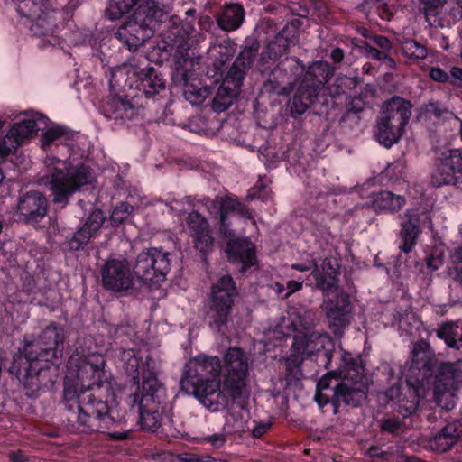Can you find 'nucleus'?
Segmentation results:
<instances>
[{
    "instance_id": "nucleus-1",
    "label": "nucleus",
    "mask_w": 462,
    "mask_h": 462,
    "mask_svg": "<svg viewBox=\"0 0 462 462\" xmlns=\"http://www.w3.org/2000/svg\"><path fill=\"white\" fill-rule=\"evenodd\" d=\"M106 361L84 362L77 369L76 379L65 376L63 405L66 419L79 432H101L111 439L124 440L127 431H116L122 422L114 416L111 402L116 398L111 374L105 370Z\"/></svg>"
},
{
    "instance_id": "nucleus-2",
    "label": "nucleus",
    "mask_w": 462,
    "mask_h": 462,
    "mask_svg": "<svg viewBox=\"0 0 462 462\" xmlns=\"http://www.w3.org/2000/svg\"><path fill=\"white\" fill-rule=\"evenodd\" d=\"M393 371L389 369L391 385L387 391L390 399L398 398L395 410L403 418L415 416L421 399L432 392L436 403L442 406L443 397L457 390L460 377L456 364L443 361L438 356L430 345L424 339L413 344L411 362L406 373L405 393H401L399 383L402 378L393 377Z\"/></svg>"
},
{
    "instance_id": "nucleus-3",
    "label": "nucleus",
    "mask_w": 462,
    "mask_h": 462,
    "mask_svg": "<svg viewBox=\"0 0 462 462\" xmlns=\"http://www.w3.org/2000/svg\"><path fill=\"white\" fill-rule=\"evenodd\" d=\"M172 5L156 0H145L134 12L133 15L115 32L123 47L135 51L147 40L153 36L157 28L168 22L162 30V41L158 44L153 54H157L159 64L168 61L171 55L188 52V40L192 32V26L177 15H171Z\"/></svg>"
},
{
    "instance_id": "nucleus-4",
    "label": "nucleus",
    "mask_w": 462,
    "mask_h": 462,
    "mask_svg": "<svg viewBox=\"0 0 462 462\" xmlns=\"http://www.w3.org/2000/svg\"><path fill=\"white\" fill-rule=\"evenodd\" d=\"M125 73L121 71L124 80L122 90L116 92V84L120 86L117 75H113L110 80V94L106 97L99 106L100 113L107 119L115 121L117 126L127 122L137 121L143 117L144 107L134 104V98L125 93L128 89L136 90L147 101L159 102L167 97V79L156 66L145 55H135L128 59L124 65Z\"/></svg>"
},
{
    "instance_id": "nucleus-5",
    "label": "nucleus",
    "mask_w": 462,
    "mask_h": 462,
    "mask_svg": "<svg viewBox=\"0 0 462 462\" xmlns=\"http://www.w3.org/2000/svg\"><path fill=\"white\" fill-rule=\"evenodd\" d=\"M65 331L54 322L28 341L14 356L10 373L23 381L25 394L36 398L51 390L59 374V359L64 351Z\"/></svg>"
},
{
    "instance_id": "nucleus-6",
    "label": "nucleus",
    "mask_w": 462,
    "mask_h": 462,
    "mask_svg": "<svg viewBox=\"0 0 462 462\" xmlns=\"http://www.w3.org/2000/svg\"><path fill=\"white\" fill-rule=\"evenodd\" d=\"M142 357L133 358L123 364L129 378V390L133 406L139 411L141 430L155 433L172 424V404L169 400L167 389L157 375L152 359L147 356L142 364Z\"/></svg>"
},
{
    "instance_id": "nucleus-7",
    "label": "nucleus",
    "mask_w": 462,
    "mask_h": 462,
    "mask_svg": "<svg viewBox=\"0 0 462 462\" xmlns=\"http://www.w3.org/2000/svg\"><path fill=\"white\" fill-rule=\"evenodd\" d=\"M368 376L360 354L340 349V363L337 369L328 370L318 381L314 401L323 412L330 406L334 415L342 404L358 407L367 398Z\"/></svg>"
},
{
    "instance_id": "nucleus-8",
    "label": "nucleus",
    "mask_w": 462,
    "mask_h": 462,
    "mask_svg": "<svg viewBox=\"0 0 462 462\" xmlns=\"http://www.w3.org/2000/svg\"><path fill=\"white\" fill-rule=\"evenodd\" d=\"M169 256L162 249L149 248L137 255L133 271L126 258H109L100 268L102 286L113 292H126L134 284L133 272L143 283L156 285L171 269Z\"/></svg>"
},
{
    "instance_id": "nucleus-9",
    "label": "nucleus",
    "mask_w": 462,
    "mask_h": 462,
    "mask_svg": "<svg viewBox=\"0 0 462 462\" xmlns=\"http://www.w3.org/2000/svg\"><path fill=\"white\" fill-rule=\"evenodd\" d=\"M335 68L327 61H315L308 67L293 97L287 103V111L293 118L308 109L319 116H336L342 96L332 95L326 83L334 75Z\"/></svg>"
},
{
    "instance_id": "nucleus-10",
    "label": "nucleus",
    "mask_w": 462,
    "mask_h": 462,
    "mask_svg": "<svg viewBox=\"0 0 462 462\" xmlns=\"http://www.w3.org/2000/svg\"><path fill=\"white\" fill-rule=\"evenodd\" d=\"M223 365L219 357L199 354L185 365L180 386L182 392L193 395L211 411L225 409L228 398L220 389Z\"/></svg>"
},
{
    "instance_id": "nucleus-11",
    "label": "nucleus",
    "mask_w": 462,
    "mask_h": 462,
    "mask_svg": "<svg viewBox=\"0 0 462 462\" xmlns=\"http://www.w3.org/2000/svg\"><path fill=\"white\" fill-rule=\"evenodd\" d=\"M44 179L51 201L58 211L66 208L74 194L91 183L92 173L89 166L82 162L73 165L67 160L52 157L49 158Z\"/></svg>"
},
{
    "instance_id": "nucleus-12",
    "label": "nucleus",
    "mask_w": 462,
    "mask_h": 462,
    "mask_svg": "<svg viewBox=\"0 0 462 462\" xmlns=\"http://www.w3.org/2000/svg\"><path fill=\"white\" fill-rule=\"evenodd\" d=\"M291 353L285 359V380L288 385H297L303 378L302 363L314 361L319 367L330 369L336 353L334 340L328 335H300L293 337Z\"/></svg>"
},
{
    "instance_id": "nucleus-13",
    "label": "nucleus",
    "mask_w": 462,
    "mask_h": 462,
    "mask_svg": "<svg viewBox=\"0 0 462 462\" xmlns=\"http://www.w3.org/2000/svg\"><path fill=\"white\" fill-rule=\"evenodd\" d=\"M223 387L233 402L244 407L249 397L248 359L240 347H230L224 356Z\"/></svg>"
},
{
    "instance_id": "nucleus-14",
    "label": "nucleus",
    "mask_w": 462,
    "mask_h": 462,
    "mask_svg": "<svg viewBox=\"0 0 462 462\" xmlns=\"http://www.w3.org/2000/svg\"><path fill=\"white\" fill-rule=\"evenodd\" d=\"M237 294L236 282L229 274L221 276L212 284L207 313L212 329L223 333L226 328Z\"/></svg>"
},
{
    "instance_id": "nucleus-15",
    "label": "nucleus",
    "mask_w": 462,
    "mask_h": 462,
    "mask_svg": "<svg viewBox=\"0 0 462 462\" xmlns=\"http://www.w3.org/2000/svg\"><path fill=\"white\" fill-rule=\"evenodd\" d=\"M17 12L26 18L33 36H53L63 27L61 12L58 8L48 9L42 0H22L17 5Z\"/></svg>"
},
{
    "instance_id": "nucleus-16",
    "label": "nucleus",
    "mask_w": 462,
    "mask_h": 462,
    "mask_svg": "<svg viewBox=\"0 0 462 462\" xmlns=\"http://www.w3.org/2000/svg\"><path fill=\"white\" fill-rule=\"evenodd\" d=\"M320 309L327 319L328 327L335 337H342L350 325L353 304L350 295L344 290L324 298Z\"/></svg>"
},
{
    "instance_id": "nucleus-17",
    "label": "nucleus",
    "mask_w": 462,
    "mask_h": 462,
    "mask_svg": "<svg viewBox=\"0 0 462 462\" xmlns=\"http://www.w3.org/2000/svg\"><path fill=\"white\" fill-rule=\"evenodd\" d=\"M303 25V19L293 16L273 38H271L260 54L263 63L278 60L287 55L289 49L299 42V34Z\"/></svg>"
},
{
    "instance_id": "nucleus-18",
    "label": "nucleus",
    "mask_w": 462,
    "mask_h": 462,
    "mask_svg": "<svg viewBox=\"0 0 462 462\" xmlns=\"http://www.w3.org/2000/svg\"><path fill=\"white\" fill-rule=\"evenodd\" d=\"M432 226L430 211L411 208L405 212V219L401 223L397 243L401 253L410 254L417 245L418 238L423 228Z\"/></svg>"
},
{
    "instance_id": "nucleus-19",
    "label": "nucleus",
    "mask_w": 462,
    "mask_h": 462,
    "mask_svg": "<svg viewBox=\"0 0 462 462\" xmlns=\"http://www.w3.org/2000/svg\"><path fill=\"white\" fill-rule=\"evenodd\" d=\"M369 42L361 38H347L343 42L351 51H356L365 56L367 59L383 62L387 69H393L396 67L395 60L393 58L392 51L393 49V42L386 36L375 34L372 36Z\"/></svg>"
},
{
    "instance_id": "nucleus-20",
    "label": "nucleus",
    "mask_w": 462,
    "mask_h": 462,
    "mask_svg": "<svg viewBox=\"0 0 462 462\" xmlns=\"http://www.w3.org/2000/svg\"><path fill=\"white\" fill-rule=\"evenodd\" d=\"M430 182L436 188L462 182V150H449L436 159Z\"/></svg>"
},
{
    "instance_id": "nucleus-21",
    "label": "nucleus",
    "mask_w": 462,
    "mask_h": 462,
    "mask_svg": "<svg viewBox=\"0 0 462 462\" xmlns=\"http://www.w3.org/2000/svg\"><path fill=\"white\" fill-rule=\"evenodd\" d=\"M49 202L45 194L30 190L19 196L16 214L20 221L36 226L47 216Z\"/></svg>"
},
{
    "instance_id": "nucleus-22",
    "label": "nucleus",
    "mask_w": 462,
    "mask_h": 462,
    "mask_svg": "<svg viewBox=\"0 0 462 462\" xmlns=\"http://www.w3.org/2000/svg\"><path fill=\"white\" fill-rule=\"evenodd\" d=\"M106 217L103 210L94 209L88 216L83 225L71 236L66 238L63 244V250L71 253L86 250L91 240L96 237Z\"/></svg>"
},
{
    "instance_id": "nucleus-23",
    "label": "nucleus",
    "mask_w": 462,
    "mask_h": 462,
    "mask_svg": "<svg viewBox=\"0 0 462 462\" xmlns=\"http://www.w3.org/2000/svg\"><path fill=\"white\" fill-rule=\"evenodd\" d=\"M225 253L230 263L239 266L238 273L246 276L250 269L258 265L255 245L247 237L230 238L226 245Z\"/></svg>"
},
{
    "instance_id": "nucleus-24",
    "label": "nucleus",
    "mask_w": 462,
    "mask_h": 462,
    "mask_svg": "<svg viewBox=\"0 0 462 462\" xmlns=\"http://www.w3.org/2000/svg\"><path fill=\"white\" fill-rule=\"evenodd\" d=\"M186 223L195 249L206 257L213 250L214 245V237L207 218L198 211L192 210L187 216Z\"/></svg>"
},
{
    "instance_id": "nucleus-25",
    "label": "nucleus",
    "mask_w": 462,
    "mask_h": 462,
    "mask_svg": "<svg viewBox=\"0 0 462 462\" xmlns=\"http://www.w3.org/2000/svg\"><path fill=\"white\" fill-rule=\"evenodd\" d=\"M260 42L257 39L248 37L245 40L242 49L230 67L227 74L244 83L245 75L253 67L259 54Z\"/></svg>"
},
{
    "instance_id": "nucleus-26",
    "label": "nucleus",
    "mask_w": 462,
    "mask_h": 462,
    "mask_svg": "<svg viewBox=\"0 0 462 462\" xmlns=\"http://www.w3.org/2000/svg\"><path fill=\"white\" fill-rule=\"evenodd\" d=\"M382 116L405 129L411 116L413 105L411 100L393 96L383 104Z\"/></svg>"
},
{
    "instance_id": "nucleus-27",
    "label": "nucleus",
    "mask_w": 462,
    "mask_h": 462,
    "mask_svg": "<svg viewBox=\"0 0 462 462\" xmlns=\"http://www.w3.org/2000/svg\"><path fill=\"white\" fill-rule=\"evenodd\" d=\"M242 86V82H238L237 79L226 73L213 97L212 109L217 113L228 109L239 96Z\"/></svg>"
},
{
    "instance_id": "nucleus-28",
    "label": "nucleus",
    "mask_w": 462,
    "mask_h": 462,
    "mask_svg": "<svg viewBox=\"0 0 462 462\" xmlns=\"http://www.w3.org/2000/svg\"><path fill=\"white\" fill-rule=\"evenodd\" d=\"M406 203L404 196L394 194L389 190L373 192L366 205L376 214H393L399 211Z\"/></svg>"
},
{
    "instance_id": "nucleus-29",
    "label": "nucleus",
    "mask_w": 462,
    "mask_h": 462,
    "mask_svg": "<svg viewBox=\"0 0 462 462\" xmlns=\"http://www.w3.org/2000/svg\"><path fill=\"white\" fill-rule=\"evenodd\" d=\"M461 435L462 423L460 421L448 423L430 439V448L439 453L447 452L458 441Z\"/></svg>"
},
{
    "instance_id": "nucleus-30",
    "label": "nucleus",
    "mask_w": 462,
    "mask_h": 462,
    "mask_svg": "<svg viewBox=\"0 0 462 462\" xmlns=\"http://www.w3.org/2000/svg\"><path fill=\"white\" fill-rule=\"evenodd\" d=\"M217 26L226 32L239 29L245 22V11L240 3L226 4L216 14Z\"/></svg>"
},
{
    "instance_id": "nucleus-31",
    "label": "nucleus",
    "mask_w": 462,
    "mask_h": 462,
    "mask_svg": "<svg viewBox=\"0 0 462 462\" xmlns=\"http://www.w3.org/2000/svg\"><path fill=\"white\" fill-rule=\"evenodd\" d=\"M286 61L288 66H286V63H279L271 70L267 79L278 81L288 88L297 79L299 73H305L306 69L300 59L292 58L289 60L286 57Z\"/></svg>"
},
{
    "instance_id": "nucleus-32",
    "label": "nucleus",
    "mask_w": 462,
    "mask_h": 462,
    "mask_svg": "<svg viewBox=\"0 0 462 462\" xmlns=\"http://www.w3.org/2000/svg\"><path fill=\"white\" fill-rule=\"evenodd\" d=\"M404 131L399 125L382 116L377 121L374 136L381 145L389 149L399 142Z\"/></svg>"
},
{
    "instance_id": "nucleus-33",
    "label": "nucleus",
    "mask_w": 462,
    "mask_h": 462,
    "mask_svg": "<svg viewBox=\"0 0 462 462\" xmlns=\"http://www.w3.org/2000/svg\"><path fill=\"white\" fill-rule=\"evenodd\" d=\"M172 56V71L171 80L175 85H182L184 88L193 79L192 60H190L189 53H180V55L173 54Z\"/></svg>"
},
{
    "instance_id": "nucleus-34",
    "label": "nucleus",
    "mask_w": 462,
    "mask_h": 462,
    "mask_svg": "<svg viewBox=\"0 0 462 462\" xmlns=\"http://www.w3.org/2000/svg\"><path fill=\"white\" fill-rule=\"evenodd\" d=\"M40 130L36 119H23L14 124L8 131V138L13 139V147L21 146L26 140L34 137Z\"/></svg>"
},
{
    "instance_id": "nucleus-35",
    "label": "nucleus",
    "mask_w": 462,
    "mask_h": 462,
    "mask_svg": "<svg viewBox=\"0 0 462 462\" xmlns=\"http://www.w3.org/2000/svg\"><path fill=\"white\" fill-rule=\"evenodd\" d=\"M446 263L448 277L462 288V244L448 247Z\"/></svg>"
},
{
    "instance_id": "nucleus-36",
    "label": "nucleus",
    "mask_w": 462,
    "mask_h": 462,
    "mask_svg": "<svg viewBox=\"0 0 462 462\" xmlns=\"http://www.w3.org/2000/svg\"><path fill=\"white\" fill-rule=\"evenodd\" d=\"M75 134L64 125H56L47 129L42 135V147L46 148L51 144L57 143V144H65L71 146L69 143L73 141Z\"/></svg>"
},
{
    "instance_id": "nucleus-37",
    "label": "nucleus",
    "mask_w": 462,
    "mask_h": 462,
    "mask_svg": "<svg viewBox=\"0 0 462 462\" xmlns=\"http://www.w3.org/2000/svg\"><path fill=\"white\" fill-rule=\"evenodd\" d=\"M215 90L214 87L201 85V82L193 79L183 89L185 98L192 105H200Z\"/></svg>"
},
{
    "instance_id": "nucleus-38",
    "label": "nucleus",
    "mask_w": 462,
    "mask_h": 462,
    "mask_svg": "<svg viewBox=\"0 0 462 462\" xmlns=\"http://www.w3.org/2000/svg\"><path fill=\"white\" fill-rule=\"evenodd\" d=\"M436 334L448 347L459 349L462 346V333L458 331V326L454 322L441 324Z\"/></svg>"
},
{
    "instance_id": "nucleus-39",
    "label": "nucleus",
    "mask_w": 462,
    "mask_h": 462,
    "mask_svg": "<svg viewBox=\"0 0 462 462\" xmlns=\"http://www.w3.org/2000/svg\"><path fill=\"white\" fill-rule=\"evenodd\" d=\"M313 266L314 268L310 273V275L315 280L314 287L321 291L324 298L331 295V293H335L334 291H339L337 284L338 279H335L332 276L320 273L318 268V263H313Z\"/></svg>"
},
{
    "instance_id": "nucleus-40",
    "label": "nucleus",
    "mask_w": 462,
    "mask_h": 462,
    "mask_svg": "<svg viewBox=\"0 0 462 462\" xmlns=\"http://www.w3.org/2000/svg\"><path fill=\"white\" fill-rule=\"evenodd\" d=\"M444 263V251L439 247H432L424 258V263L420 261L414 262V266L421 273H426L425 268L428 272L432 273L438 271Z\"/></svg>"
},
{
    "instance_id": "nucleus-41",
    "label": "nucleus",
    "mask_w": 462,
    "mask_h": 462,
    "mask_svg": "<svg viewBox=\"0 0 462 462\" xmlns=\"http://www.w3.org/2000/svg\"><path fill=\"white\" fill-rule=\"evenodd\" d=\"M140 0H108L106 16L109 20H118L128 14Z\"/></svg>"
},
{
    "instance_id": "nucleus-42",
    "label": "nucleus",
    "mask_w": 462,
    "mask_h": 462,
    "mask_svg": "<svg viewBox=\"0 0 462 462\" xmlns=\"http://www.w3.org/2000/svg\"><path fill=\"white\" fill-rule=\"evenodd\" d=\"M365 108V101L360 96L351 97L346 103V110L340 117V123H346L348 120L354 124H358L360 120V114Z\"/></svg>"
},
{
    "instance_id": "nucleus-43",
    "label": "nucleus",
    "mask_w": 462,
    "mask_h": 462,
    "mask_svg": "<svg viewBox=\"0 0 462 462\" xmlns=\"http://www.w3.org/2000/svg\"><path fill=\"white\" fill-rule=\"evenodd\" d=\"M380 432L392 437H399L404 431V424L396 416H384L379 420Z\"/></svg>"
},
{
    "instance_id": "nucleus-44",
    "label": "nucleus",
    "mask_w": 462,
    "mask_h": 462,
    "mask_svg": "<svg viewBox=\"0 0 462 462\" xmlns=\"http://www.w3.org/2000/svg\"><path fill=\"white\" fill-rule=\"evenodd\" d=\"M402 54L411 60H421L428 56L427 48L415 40L409 39L402 44Z\"/></svg>"
},
{
    "instance_id": "nucleus-45",
    "label": "nucleus",
    "mask_w": 462,
    "mask_h": 462,
    "mask_svg": "<svg viewBox=\"0 0 462 462\" xmlns=\"http://www.w3.org/2000/svg\"><path fill=\"white\" fill-rule=\"evenodd\" d=\"M307 199V204L313 212L324 213L328 207V201L331 198L328 192L319 189L310 190Z\"/></svg>"
},
{
    "instance_id": "nucleus-46",
    "label": "nucleus",
    "mask_w": 462,
    "mask_h": 462,
    "mask_svg": "<svg viewBox=\"0 0 462 462\" xmlns=\"http://www.w3.org/2000/svg\"><path fill=\"white\" fill-rule=\"evenodd\" d=\"M219 213L230 215L232 213H238L244 217H251L248 208H245L240 201L228 197L221 199L219 203Z\"/></svg>"
},
{
    "instance_id": "nucleus-47",
    "label": "nucleus",
    "mask_w": 462,
    "mask_h": 462,
    "mask_svg": "<svg viewBox=\"0 0 462 462\" xmlns=\"http://www.w3.org/2000/svg\"><path fill=\"white\" fill-rule=\"evenodd\" d=\"M134 208L128 202L118 203L110 215V222L112 226L118 227L128 218Z\"/></svg>"
},
{
    "instance_id": "nucleus-48",
    "label": "nucleus",
    "mask_w": 462,
    "mask_h": 462,
    "mask_svg": "<svg viewBox=\"0 0 462 462\" xmlns=\"http://www.w3.org/2000/svg\"><path fill=\"white\" fill-rule=\"evenodd\" d=\"M366 456L373 462H386L391 457V453L385 450H383L381 447L378 446H371L367 451Z\"/></svg>"
},
{
    "instance_id": "nucleus-49",
    "label": "nucleus",
    "mask_w": 462,
    "mask_h": 462,
    "mask_svg": "<svg viewBox=\"0 0 462 462\" xmlns=\"http://www.w3.org/2000/svg\"><path fill=\"white\" fill-rule=\"evenodd\" d=\"M287 90L288 88L285 86L271 79H266L262 87V91L269 94L285 95Z\"/></svg>"
},
{
    "instance_id": "nucleus-50",
    "label": "nucleus",
    "mask_w": 462,
    "mask_h": 462,
    "mask_svg": "<svg viewBox=\"0 0 462 462\" xmlns=\"http://www.w3.org/2000/svg\"><path fill=\"white\" fill-rule=\"evenodd\" d=\"M180 462H217V460L210 455H198L194 453H181L178 456Z\"/></svg>"
},
{
    "instance_id": "nucleus-51",
    "label": "nucleus",
    "mask_w": 462,
    "mask_h": 462,
    "mask_svg": "<svg viewBox=\"0 0 462 462\" xmlns=\"http://www.w3.org/2000/svg\"><path fill=\"white\" fill-rule=\"evenodd\" d=\"M320 273L338 279L339 271L334 266L333 261L329 257H325L320 265L318 264Z\"/></svg>"
},
{
    "instance_id": "nucleus-52",
    "label": "nucleus",
    "mask_w": 462,
    "mask_h": 462,
    "mask_svg": "<svg viewBox=\"0 0 462 462\" xmlns=\"http://www.w3.org/2000/svg\"><path fill=\"white\" fill-rule=\"evenodd\" d=\"M226 441V435L223 433H215L212 435H207L202 438V442L210 444L215 448H219L224 446Z\"/></svg>"
},
{
    "instance_id": "nucleus-53",
    "label": "nucleus",
    "mask_w": 462,
    "mask_h": 462,
    "mask_svg": "<svg viewBox=\"0 0 462 462\" xmlns=\"http://www.w3.org/2000/svg\"><path fill=\"white\" fill-rule=\"evenodd\" d=\"M430 77L436 82L450 83L451 76L439 67H432L430 70Z\"/></svg>"
},
{
    "instance_id": "nucleus-54",
    "label": "nucleus",
    "mask_w": 462,
    "mask_h": 462,
    "mask_svg": "<svg viewBox=\"0 0 462 462\" xmlns=\"http://www.w3.org/2000/svg\"><path fill=\"white\" fill-rule=\"evenodd\" d=\"M13 139H9L8 134H6L5 137L0 140V156L5 158L15 152L18 147H13Z\"/></svg>"
},
{
    "instance_id": "nucleus-55",
    "label": "nucleus",
    "mask_w": 462,
    "mask_h": 462,
    "mask_svg": "<svg viewBox=\"0 0 462 462\" xmlns=\"http://www.w3.org/2000/svg\"><path fill=\"white\" fill-rule=\"evenodd\" d=\"M7 458L8 462H31L30 457L22 449L11 450Z\"/></svg>"
},
{
    "instance_id": "nucleus-56",
    "label": "nucleus",
    "mask_w": 462,
    "mask_h": 462,
    "mask_svg": "<svg viewBox=\"0 0 462 462\" xmlns=\"http://www.w3.org/2000/svg\"><path fill=\"white\" fill-rule=\"evenodd\" d=\"M303 287V281L290 280L286 283L287 291L283 295V299H288L293 293L300 291Z\"/></svg>"
},
{
    "instance_id": "nucleus-57",
    "label": "nucleus",
    "mask_w": 462,
    "mask_h": 462,
    "mask_svg": "<svg viewBox=\"0 0 462 462\" xmlns=\"http://www.w3.org/2000/svg\"><path fill=\"white\" fill-rule=\"evenodd\" d=\"M230 225L229 215L219 213V231L225 236H228L232 233Z\"/></svg>"
},
{
    "instance_id": "nucleus-58",
    "label": "nucleus",
    "mask_w": 462,
    "mask_h": 462,
    "mask_svg": "<svg viewBox=\"0 0 462 462\" xmlns=\"http://www.w3.org/2000/svg\"><path fill=\"white\" fill-rule=\"evenodd\" d=\"M272 423L268 422H258L252 430V436L254 438H261L271 428Z\"/></svg>"
},
{
    "instance_id": "nucleus-59",
    "label": "nucleus",
    "mask_w": 462,
    "mask_h": 462,
    "mask_svg": "<svg viewBox=\"0 0 462 462\" xmlns=\"http://www.w3.org/2000/svg\"><path fill=\"white\" fill-rule=\"evenodd\" d=\"M450 84L453 86H462V68L453 67L450 70Z\"/></svg>"
},
{
    "instance_id": "nucleus-60",
    "label": "nucleus",
    "mask_w": 462,
    "mask_h": 462,
    "mask_svg": "<svg viewBox=\"0 0 462 462\" xmlns=\"http://www.w3.org/2000/svg\"><path fill=\"white\" fill-rule=\"evenodd\" d=\"M329 58L335 64H339L344 60L345 51L339 47H335L331 50Z\"/></svg>"
},
{
    "instance_id": "nucleus-61",
    "label": "nucleus",
    "mask_w": 462,
    "mask_h": 462,
    "mask_svg": "<svg viewBox=\"0 0 462 462\" xmlns=\"http://www.w3.org/2000/svg\"><path fill=\"white\" fill-rule=\"evenodd\" d=\"M313 263H318L317 260L312 259L308 263H292L291 268L299 272H312L314 266Z\"/></svg>"
},
{
    "instance_id": "nucleus-62",
    "label": "nucleus",
    "mask_w": 462,
    "mask_h": 462,
    "mask_svg": "<svg viewBox=\"0 0 462 462\" xmlns=\"http://www.w3.org/2000/svg\"><path fill=\"white\" fill-rule=\"evenodd\" d=\"M236 44L231 40L224 41L223 43L219 45L221 49L224 48L226 50L225 54L226 55V60L234 55L236 51Z\"/></svg>"
},
{
    "instance_id": "nucleus-63",
    "label": "nucleus",
    "mask_w": 462,
    "mask_h": 462,
    "mask_svg": "<svg viewBox=\"0 0 462 462\" xmlns=\"http://www.w3.org/2000/svg\"><path fill=\"white\" fill-rule=\"evenodd\" d=\"M136 351L134 348L123 349L120 354V359L123 364L130 361L133 358H139Z\"/></svg>"
},
{
    "instance_id": "nucleus-64",
    "label": "nucleus",
    "mask_w": 462,
    "mask_h": 462,
    "mask_svg": "<svg viewBox=\"0 0 462 462\" xmlns=\"http://www.w3.org/2000/svg\"><path fill=\"white\" fill-rule=\"evenodd\" d=\"M127 327L123 325V324H120V325H116V326H114L113 328H111L109 329V333L111 334V336L113 337H119L123 335H126L127 332Z\"/></svg>"
}]
</instances>
